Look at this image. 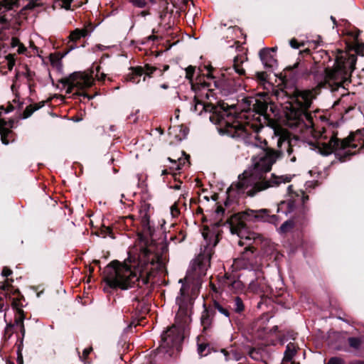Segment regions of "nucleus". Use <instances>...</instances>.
I'll return each mask as SVG.
<instances>
[{
  "mask_svg": "<svg viewBox=\"0 0 364 364\" xmlns=\"http://www.w3.org/2000/svg\"><path fill=\"white\" fill-rule=\"evenodd\" d=\"M223 126V127L220 129L222 134H226L241 141L247 146L261 149V152L257 156L252 157L253 168L249 172L244 171L243 178H240L239 176V181L230 186L228 189L230 194L235 191L237 196L245 194L253 197L258 192L291 181L292 178L291 176H277L274 173H272L269 179L257 181H254L253 179L261 178L262 173L269 171L272 165L281 158L285 157L287 160L295 162L296 158L294 154L296 151L294 145L296 139L292 140L286 136H280L277 141L279 150L267 149L262 146V141H259L256 134L249 132L248 126H243L238 121H234L232 123L224 122Z\"/></svg>",
  "mask_w": 364,
  "mask_h": 364,
  "instance_id": "nucleus-1",
  "label": "nucleus"
},
{
  "mask_svg": "<svg viewBox=\"0 0 364 364\" xmlns=\"http://www.w3.org/2000/svg\"><path fill=\"white\" fill-rule=\"evenodd\" d=\"M267 77L265 72L255 73V79L265 91L257 94L259 98L255 100L253 108L259 114L265 113L271 102L269 97V93L271 92L272 95L284 105L287 118L294 122L291 126L304 124L306 128H311L313 119L311 114L307 110L312 104V92L309 90L274 86L267 80Z\"/></svg>",
  "mask_w": 364,
  "mask_h": 364,
  "instance_id": "nucleus-2",
  "label": "nucleus"
},
{
  "mask_svg": "<svg viewBox=\"0 0 364 364\" xmlns=\"http://www.w3.org/2000/svg\"><path fill=\"white\" fill-rule=\"evenodd\" d=\"M130 257L124 263L112 261L107 267L105 282L112 288L119 287L122 290L132 288L139 281L141 274L150 275L163 267L161 257L148 249H144L139 255L137 267L128 264Z\"/></svg>",
  "mask_w": 364,
  "mask_h": 364,
  "instance_id": "nucleus-3",
  "label": "nucleus"
},
{
  "mask_svg": "<svg viewBox=\"0 0 364 364\" xmlns=\"http://www.w3.org/2000/svg\"><path fill=\"white\" fill-rule=\"evenodd\" d=\"M356 61L357 56L354 54L342 52L336 56L333 68L324 70L323 87L332 92H338L341 96L346 95L344 83L348 81Z\"/></svg>",
  "mask_w": 364,
  "mask_h": 364,
  "instance_id": "nucleus-4",
  "label": "nucleus"
},
{
  "mask_svg": "<svg viewBox=\"0 0 364 364\" xmlns=\"http://www.w3.org/2000/svg\"><path fill=\"white\" fill-rule=\"evenodd\" d=\"M207 267L205 264L193 260L187 270L186 277L180 279L178 283L181 284L179 295L176 298V304L179 309L182 308L188 299L187 291L191 285L198 286L201 277L205 275Z\"/></svg>",
  "mask_w": 364,
  "mask_h": 364,
  "instance_id": "nucleus-5",
  "label": "nucleus"
},
{
  "mask_svg": "<svg viewBox=\"0 0 364 364\" xmlns=\"http://www.w3.org/2000/svg\"><path fill=\"white\" fill-rule=\"evenodd\" d=\"M206 77L211 82H203L198 85V89L200 91V95L205 97L206 99H209L210 97H213L212 90L210 88L211 83H213L217 89H218L221 94L225 96L230 95L240 90L241 85L235 82L232 78L226 77L224 75L219 78L216 79L215 76L208 70V73L206 74Z\"/></svg>",
  "mask_w": 364,
  "mask_h": 364,
  "instance_id": "nucleus-6",
  "label": "nucleus"
},
{
  "mask_svg": "<svg viewBox=\"0 0 364 364\" xmlns=\"http://www.w3.org/2000/svg\"><path fill=\"white\" fill-rule=\"evenodd\" d=\"M351 137L339 140L336 136H332L328 143L318 144L317 145L313 144L312 149L325 156L335 152L336 158L343 162L345 161L344 158L352 154L348 149L356 147L355 145L351 143Z\"/></svg>",
  "mask_w": 364,
  "mask_h": 364,
  "instance_id": "nucleus-7",
  "label": "nucleus"
},
{
  "mask_svg": "<svg viewBox=\"0 0 364 364\" xmlns=\"http://www.w3.org/2000/svg\"><path fill=\"white\" fill-rule=\"evenodd\" d=\"M183 339V336L179 329L173 326L161 334V346L166 349L174 347L178 349Z\"/></svg>",
  "mask_w": 364,
  "mask_h": 364,
  "instance_id": "nucleus-8",
  "label": "nucleus"
},
{
  "mask_svg": "<svg viewBox=\"0 0 364 364\" xmlns=\"http://www.w3.org/2000/svg\"><path fill=\"white\" fill-rule=\"evenodd\" d=\"M242 217L252 223H272L277 219V215H270V211L268 209H259V210H246L243 213Z\"/></svg>",
  "mask_w": 364,
  "mask_h": 364,
  "instance_id": "nucleus-9",
  "label": "nucleus"
},
{
  "mask_svg": "<svg viewBox=\"0 0 364 364\" xmlns=\"http://www.w3.org/2000/svg\"><path fill=\"white\" fill-rule=\"evenodd\" d=\"M156 70L155 67L149 65H146L144 68L141 66L131 67L129 68V73L125 77V80L134 84H138L140 82L141 77L143 76V81H145L146 77H151V74Z\"/></svg>",
  "mask_w": 364,
  "mask_h": 364,
  "instance_id": "nucleus-10",
  "label": "nucleus"
},
{
  "mask_svg": "<svg viewBox=\"0 0 364 364\" xmlns=\"http://www.w3.org/2000/svg\"><path fill=\"white\" fill-rule=\"evenodd\" d=\"M66 82L75 86L78 89H84L92 85L93 79L88 74L75 72L66 78Z\"/></svg>",
  "mask_w": 364,
  "mask_h": 364,
  "instance_id": "nucleus-11",
  "label": "nucleus"
},
{
  "mask_svg": "<svg viewBox=\"0 0 364 364\" xmlns=\"http://www.w3.org/2000/svg\"><path fill=\"white\" fill-rule=\"evenodd\" d=\"M228 223L230 231L232 235H237L240 238L247 237L246 225L238 214L232 215Z\"/></svg>",
  "mask_w": 364,
  "mask_h": 364,
  "instance_id": "nucleus-12",
  "label": "nucleus"
},
{
  "mask_svg": "<svg viewBox=\"0 0 364 364\" xmlns=\"http://www.w3.org/2000/svg\"><path fill=\"white\" fill-rule=\"evenodd\" d=\"M287 71H289V77L293 80L314 74L311 68H309L305 63L296 62L292 66L289 65L286 68Z\"/></svg>",
  "mask_w": 364,
  "mask_h": 364,
  "instance_id": "nucleus-13",
  "label": "nucleus"
},
{
  "mask_svg": "<svg viewBox=\"0 0 364 364\" xmlns=\"http://www.w3.org/2000/svg\"><path fill=\"white\" fill-rule=\"evenodd\" d=\"M88 34L87 30L76 28L72 31L69 36V42L68 45V51L69 52L80 47H84L83 43H80L81 39L85 38Z\"/></svg>",
  "mask_w": 364,
  "mask_h": 364,
  "instance_id": "nucleus-14",
  "label": "nucleus"
},
{
  "mask_svg": "<svg viewBox=\"0 0 364 364\" xmlns=\"http://www.w3.org/2000/svg\"><path fill=\"white\" fill-rule=\"evenodd\" d=\"M75 0H55L53 7L58 6L60 9H64L65 10H69L70 9L71 3ZM43 6V3L42 0H29L28 4L25 5L21 11L26 10H33L37 7H41Z\"/></svg>",
  "mask_w": 364,
  "mask_h": 364,
  "instance_id": "nucleus-15",
  "label": "nucleus"
},
{
  "mask_svg": "<svg viewBox=\"0 0 364 364\" xmlns=\"http://www.w3.org/2000/svg\"><path fill=\"white\" fill-rule=\"evenodd\" d=\"M254 257V253L250 248H245V250L242 253L241 256L234 260V264L237 268L252 269V259Z\"/></svg>",
  "mask_w": 364,
  "mask_h": 364,
  "instance_id": "nucleus-16",
  "label": "nucleus"
},
{
  "mask_svg": "<svg viewBox=\"0 0 364 364\" xmlns=\"http://www.w3.org/2000/svg\"><path fill=\"white\" fill-rule=\"evenodd\" d=\"M259 55L265 69L272 70L277 67V61L274 56L270 53L269 48H265L260 50Z\"/></svg>",
  "mask_w": 364,
  "mask_h": 364,
  "instance_id": "nucleus-17",
  "label": "nucleus"
},
{
  "mask_svg": "<svg viewBox=\"0 0 364 364\" xmlns=\"http://www.w3.org/2000/svg\"><path fill=\"white\" fill-rule=\"evenodd\" d=\"M203 307L204 310L201 314L200 323L203 331L205 332L212 328L215 311L210 307H206L205 304H203Z\"/></svg>",
  "mask_w": 364,
  "mask_h": 364,
  "instance_id": "nucleus-18",
  "label": "nucleus"
},
{
  "mask_svg": "<svg viewBox=\"0 0 364 364\" xmlns=\"http://www.w3.org/2000/svg\"><path fill=\"white\" fill-rule=\"evenodd\" d=\"M191 111L196 115H201L203 112H212L213 107L210 104H205L199 101L196 97H194L191 103Z\"/></svg>",
  "mask_w": 364,
  "mask_h": 364,
  "instance_id": "nucleus-19",
  "label": "nucleus"
},
{
  "mask_svg": "<svg viewBox=\"0 0 364 364\" xmlns=\"http://www.w3.org/2000/svg\"><path fill=\"white\" fill-rule=\"evenodd\" d=\"M14 122H6L3 119H0V135L1 140L3 144L8 145L9 141L6 139V136L11 132V129L13 127Z\"/></svg>",
  "mask_w": 364,
  "mask_h": 364,
  "instance_id": "nucleus-20",
  "label": "nucleus"
},
{
  "mask_svg": "<svg viewBox=\"0 0 364 364\" xmlns=\"http://www.w3.org/2000/svg\"><path fill=\"white\" fill-rule=\"evenodd\" d=\"M296 350L294 343H289L286 346V350L284 353L283 361L290 362L294 357Z\"/></svg>",
  "mask_w": 364,
  "mask_h": 364,
  "instance_id": "nucleus-21",
  "label": "nucleus"
},
{
  "mask_svg": "<svg viewBox=\"0 0 364 364\" xmlns=\"http://www.w3.org/2000/svg\"><path fill=\"white\" fill-rule=\"evenodd\" d=\"M18 0H0V12H6L18 6Z\"/></svg>",
  "mask_w": 364,
  "mask_h": 364,
  "instance_id": "nucleus-22",
  "label": "nucleus"
},
{
  "mask_svg": "<svg viewBox=\"0 0 364 364\" xmlns=\"http://www.w3.org/2000/svg\"><path fill=\"white\" fill-rule=\"evenodd\" d=\"M43 106H44V102H41L39 104H36L33 105H31L30 106L26 107V109L24 110V112L23 113V116H22L21 119H26L28 118L29 117H31L32 115V114L34 112L38 110Z\"/></svg>",
  "mask_w": 364,
  "mask_h": 364,
  "instance_id": "nucleus-23",
  "label": "nucleus"
},
{
  "mask_svg": "<svg viewBox=\"0 0 364 364\" xmlns=\"http://www.w3.org/2000/svg\"><path fill=\"white\" fill-rule=\"evenodd\" d=\"M214 311L217 310L220 314L225 316L226 318H230V312L225 307L223 306L218 301L214 300L213 302V306L210 307Z\"/></svg>",
  "mask_w": 364,
  "mask_h": 364,
  "instance_id": "nucleus-24",
  "label": "nucleus"
},
{
  "mask_svg": "<svg viewBox=\"0 0 364 364\" xmlns=\"http://www.w3.org/2000/svg\"><path fill=\"white\" fill-rule=\"evenodd\" d=\"M233 309L235 313L240 314L245 309V306L240 296H235L233 300Z\"/></svg>",
  "mask_w": 364,
  "mask_h": 364,
  "instance_id": "nucleus-25",
  "label": "nucleus"
},
{
  "mask_svg": "<svg viewBox=\"0 0 364 364\" xmlns=\"http://www.w3.org/2000/svg\"><path fill=\"white\" fill-rule=\"evenodd\" d=\"M243 63L242 60H239L238 58H235L232 69L234 71L237 73L239 75H242L245 73V70L242 66L240 65L241 63Z\"/></svg>",
  "mask_w": 364,
  "mask_h": 364,
  "instance_id": "nucleus-26",
  "label": "nucleus"
},
{
  "mask_svg": "<svg viewBox=\"0 0 364 364\" xmlns=\"http://www.w3.org/2000/svg\"><path fill=\"white\" fill-rule=\"evenodd\" d=\"M168 161H169L172 164H176L175 170H180L182 168V166H183L185 164L188 162V159L187 156H186L185 158L179 157L176 160L168 157Z\"/></svg>",
  "mask_w": 364,
  "mask_h": 364,
  "instance_id": "nucleus-27",
  "label": "nucleus"
},
{
  "mask_svg": "<svg viewBox=\"0 0 364 364\" xmlns=\"http://www.w3.org/2000/svg\"><path fill=\"white\" fill-rule=\"evenodd\" d=\"M294 227V222L292 220H288L284 221L282 225L278 229V232L280 234L286 233L292 229Z\"/></svg>",
  "mask_w": 364,
  "mask_h": 364,
  "instance_id": "nucleus-28",
  "label": "nucleus"
},
{
  "mask_svg": "<svg viewBox=\"0 0 364 364\" xmlns=\"http://www.w3.org/2000/svg\"><path fill=\"white\" fill-rule=\"evenodd\" d=\"M348 342L349 346L355 350H358L362 343L361 339L358 337H349L348 338Z\"/></svg>",
  "mask_w": 364,
  "mask_h": 364,
  "instance_id": "nucleus-29",
  "label": "nucleus"
},
{
  "mask_svg": "<svg viewBox=\"0 0 364 364\" xmlns=\"http://www.w3.org/2000/svg\"><path fill=\"white\" fill-rule=\"evenodd\" d=\"M208 346L205 343H200L198 345V353L200 357L208 355V353H205Z\"/></svg>",
  "mask_w": 364,
  "mask_h": 364,
  "instance_id": "nucleus-30",
  "label": "nucleus"
},
{
  "mask_svg": "<svg viewBox=\"0 0 364 364\" xmlns=\"http://www.w3.org/2000/svg\"><path fill=\"white\" fill-rule=\"evenodd\" d=\"M231 287L233 289L241 290L244 287L243 283L240 280H235L231 283Z\"/></svg>",
  "mask_w": 364,
  "mask_h": 364,
  "instance_id": "nucleus-31",
  "label": "nucleus"
},
{
  "mask_svg": "<svg viewBox=\"0 0 364 364\" xmlns=\"http://www.w3.org/2000/svg\"><path fill=\"white\" fill-rule=\"evenodd\" d=\"M327 364H345V362L339 357H332L328 360Z\"/></svg>",
  "mask_w": 364,
  "mask_h": 364,
  "instance_id": "nucleus-32",
  "label": "nucleus"
},
{
  "mask_svg": "<svg viewBox=\"0 0 364 364\" xmlns=\"http://www.w3.org/2000/svg\"><path fill=\"white\" fill-rule=\"evenodd\" d=\"M18 311L20 314L18 317L15 319V323L14 324H15V326H21V324H23L24 316L23 314V311L19 310Z\"/></svg>",
  "mask_w": 364,
  "mask_h": 364,
  "instance_id": "nucleus-33",
  "label": "nucleus"
},
{
  "mask_svg": "<svg viewBox=\"0 0 364 364\" xmlns=\"http://www.w3.org/2000/svg\"><path fill=\"white\" fill-rule=\"evenodd\" d=\"M170 212H171V215L173 218H176L179 215L180 211H179L178 208H177L176 204H173L170 207Z\"/></svg>",
  "mask_w": 364,
  "mask_h": 364,
  "instance_id": "nucleus-34",
  "label": "nucleus"
},
{
  "mask_svg": "<svg viewBox=\"0 0 364 364\" xmlns=\"http://www.w3.org/2000/svg\"><path fill=\"white\" fill-rule=\"evenodd\" d=\"M186 77L188 79H191L194 74L195 68L192 65H190L186 69Z\"/></svg>",
  "mask_w": 364,
  "mask_h": 364,
  "instance_id": "nucleus-35",
  "label": "nucleus"
},
{
  "mask_svg": "<svg viewBox=\"0 0 364 364\" xmlns=\"http://www.w3.org/2000/svg\"><path fill=\"white\" fill-rule=\"evenodd\" d=\"M132 4L134 6L137 8H144L146 5V2L144 0H133Z\"/></svg>",
  "mask_w": 364,
  "mask_h": 364,
  "instance_id": "nucleus-36",
  "label": "nucleus"
},
{
  "mask_svg": "<svg viewBox=\"0 0 364 364\" xmlns=\"http://www.w3.org/2000/svg\"><path fill=\"white\" fill-rule=\"evenodd\" d=\"M231 357L232 360H234L235 361H238L241 359L242 356L241 354L236 350H231Z\"/></svg>",
  "mask_w": 364,
  "mask_h": 364,
  "instance_id": "nucleus-37",
  "label": "nucleus"
},
{
  "mask_svg": "<svg viewBox=\"0 0 364 364\" xmlns=\"http://www.w3.org/2000/svg\"><path fill=\"white\" fill-rule=\"evenodd\" d=\"M289 45L294 49H298L300 47L299 43L297 42L296 39H291L289 41Z\"/></svg>",
  "mask_w": 364,
  "mask_h": 364,
  "instance_id": "nucleus-38",
  "label": "nucleus"
},
{
  "mask_svg": "<svg viewBox=\"0 0 364 364\" xmlns=\"http://www.w3.org/2000/svg\"><path fill=\"white\" fill-rule=\"evenodd\" d=\"M211 238H213V244L211 242H207V247L212 246V247H215L218 243L217 237L215 235L212 234L210 236Z\"/></svg>",
  "mask_w": 364,
  "mask_h": 364,
  "instance_id": "nucleus-39",
  "label": "nucleus"
},
{
  "mask_svg": "<svg viewBox=\"0 0 364 364\" xmlns=\"http://www.w3.org/2000/svg\"><path fill=\"white\" fill-rule=\"evenodd\" d=\"M11 274H12V271L7 267H4L1 272V275L4 277H7L10 276Z\"/></svg>",
  "mask_w": 364,
  "mask_h": 364,
  "instance_id": "nucleus-40",
  "label": "nucleus"
},
{
  "mask_svg": "<svg viewBox=\"0 0 364 364\" xmlns=\"http://www.w3.org/2000/svg\"><path fill=\"white\" fill-rule=\"evenodd\" d=\"M222 352L223 353V355L225 356V360L226 361H229V360H232L230 351H226L225 350H223Z\"/></svg>",
  "mask_w": 364,
  "mask_h": 364,
  "instance_id": "nucleus-41",
  "label": "nucleus"
},
{
  "mask_svg": "<svg viewBox=\"0 0 364 364\" xmlns=\"http://www.w3.org/2000/svg\"><path fill=\"white\" fill-rule=\"evenodd\" d=\"M63 83L65 85H67V90H66V92L67 93H71L72 92V90L74 87H76L75 86H73L70 83H67L66 82V78L63 81Z\"/></svg>",
  "mask_w": 364,
  "mask_h": 364,
  "instance_id": "nucleus-42",
  "label": "nucleus"
},
{
  "mask_svg": "<svg viewBox=\"0 0 364 364\" xmlns=\"http://www.w3.org/2000/svg\"><path fill=\"white\" fill-rule=\"evenodd\" d=\"M96 77L98 80H105L106 75L103 73H100V70H97Z\"/></svg>",
  "mask_w": 364,
  "mask_h": 364,
  "instance_id": "nucleus-43",
  "label": "nucleus"
},
{
  "mask_svg": "<svg viewBox=\"0 0 364 364\" xmlns=\"http://www.w3.org/2000/svg\"><path fill=\"white\" fill-rule=\"evenodd\" d=\"M15 65V62L13 58H8V67L11 70Z\"/></svg>",
  "mask_w": 364,
  "mask_h": 364,
  "instance_id": "nucleus-44",
  "label": "nucleus"
},
{
  "mask_svg": "<svg viewBox=\"0 0 364 364\" xmlns=\"http://www.w3.org/2000/svg\"><path fill=\"white\" fill-rule=\"evenodd\" d=\"M225 213V209L223 208V207H218L216 210H215V213L219 215H223V213Z\"/></svg>",
  "mask_w": 364,
  "mask_h": 364,
  "instance_id": "nucleus-45",
  "label": "nucleus"
},
{
  "mask_svg": "<svg viewBox=\"0 0 364 364\" xmlns=\"http://www.w3.org/2000/svg\"><path fill=\"white\" fill-rule=\"evenodd\" d=\"M92 348H85L84 349L83 352H82V354H83V356L84 357H87L90 353V352L92 351Z\"/></svg>",
  "mask_w": 364,
  "mask_h": 364,
  "instance_id": "nucleus-46",
  "label": "nucleus"
},
{
  "mask_svg": "<svg viewBox=\"0 0 364 364\" xmlns=\"http://www.w3.org/2000/svg\"><path fill=\"white\" fill-rule=\"evenodd\" d=\"M15 326V324L9 323H7L5 328V332H7L9 329L13 328Z\"/></svg>",
  "mask_w": 364,
  "mask_h": 364,
  "instance_id": "nucleus-47",
  "label": "nucleus"
},
{
  "mask_svg": "<svg viewBox=\"0 0 364 364\" xmlns=\"http://www.w3.org/2000/svg\"><path fill=\"white\" fill-rule=\"evenodd\" d=\"M348 364H364L363 360H356L352 362H350Z\"/></svg>",
  "mask_w": 364,
  "mask_h": 364,
  "instance_id": "nucleus-48",
  "label": "nucleus"
},
{
  "mask_svg": "<svg viewBox=\"0 0 364 364\" xmlns=\"http://www.w3.org/2000/svg\"><path fill=\"white\" fill-rule=\"evenodd\" d=\"M288 207H289V212H291L294 210V204L293 202H289L288 203Z\"/></svg>",
  "mask_w": 364,
  "mask_h": 364,
  "instance_id": "nucleus-49",
  "label": "nucleus"
},
{
  "mask_svg": "<svg viewBox=\"0 0 364 364\" xmlns=\"http://www.w3.org/2000/svg\"><path fill=\"white\" fill-rule=\"evenodd\" d=\"M78 95L80 96H82L83 97H87L88 99H92V97H90L87 93L85 92H82V93H77Z\"/></svg>",
  "mask_w": 364,
  "mask_h": 364,
  "instance_id": "nucleus-50",
  "label": "nucleus"
},
{
  "mask_svg": "<svg viewBox=\"0 0 364 364\" xmlns=\"http://www.w3.org/2000/svg\"><path fill=\"white\" fill-rule=\"evenodd\" d=\"M181 182H178V183L174 185L173 186H171V188H173L175 190H178L181 188Z\"/></svg>",
  "mask_w": 364,
  "mask_h": 364,
  "instance_id": "nucleus-51",
  "label": "nucleus"
},
{
  "mask_svg": "<svg viewBox=\"0 0 364 364\" xmlns=\"http://www.w3.org/2000/svg\"><path fill=\"white\" fill-rule=\"evenodd\" d=\"M20 328H21V333L22 336L23 337L25 335L24 324H21V326H20Z\"/></svg>",
  "mask_w": 364,
  "mask_h": 364,
  "instance_id": "nucleus-52",
  "label": "nucleus"
},
{
  "mask_svg": "<svg viewBox=\"0 0 364 364\" xmlns=\"http://www.w3.org/2000/svg\"><path fill=\"white\" fill-rule=\"evenodd\" d=\"M309 200V196H304L302 197V202L303 203H304L306 201H307Z\"/></svg>",
  "mask_w": 364,
  "mask_h": 364,
  "instance_id": "nucleus-53",
  "label": "nucleus"
},
{
  "mask_svg": "<svg viewBox=\"0 0 364 364\" xmlns=\"http://www.w3.org/2000/svg\"><path fill=\"white\" fill-rule=\"evenodd\" d=\"M156 39V36H150L148 37V40L149 41H154Z\"/></svg>",
  "mask_w": 364,
  "mask_h": 364,
  "instance_id": "nucleus-54",
  "label": "nucleus"
},
{
  "mask_svg": "<svg viewBox=\"0 0 364 364\" xmlns=\"http://www.w3.org/2000/svg\"><path fill=\"white\" fill-rule=\"evenodd\" d=\"M183 136H184V138H186L187 134H188V129H184L183 131Z\"/></svg>",
  "mask_w": 364,
  "mask_h": 364,
  "instance_id": "nucleus-55",
  "label": "nucleus"
},
{
  "mask_svg": "<svg viewBox=\"0 0 364 364\" xmlns=\"http://www.w3.org/2000/svg\"><path fill=\"white\" fill-rule=\"evenodd\" d=\"M269 50H270V53H272V52H275L277 50V48L275 46L272 48H269Z\"/></svg>",
  "mask_w": 364,
  "mask_h": 364,
  "instance_id": "nucleus-56",
  "label": "nucleus"
},
{
  "mask_svg": "<svg viewBox=\"0 0 364 364\" xmlns=\"http://www.w3.org/2000/svg\"><path fill=\"white\" fill-rule=\"evenodd\" d=\"M167 173H168L167 170L164 169V170L162 171L161 175L163 176V175H166Z\"/></svg>",
  "mask_w": 364,
  "mask_h": 364,
  "instance_id": "nucleus-57",
  "label": "nucleus"
},
{
  "mask_svg": "<svg viewBox=\"0 0 364 364\" xmlns=\"http://www.w3.org/2000/svg\"><path fill=\"white\" fill-rule=\"evenodd\" d=\"M331 19L332 20V21L333 22L334 24L336 23V18L333 17V16H331Z\"/></svg>",
  "mask_w": 364,
  "mask_h": 364,
  "instance_id": "nucleus-58",
  "label": "nucleus"
},
{
  "mask_svg": "<svg viewBox=\"0 0 364 364\" xmlns=\"http://www.w3.org/2000/svg\"><path fill=\"white\" fill-rule=\"evenodd\" d=\"M161 87L163 88V89H166L168 87V85H165V84H163L161 85Z\"/></svg>",
  "mask_w": 364,
  "mask_h": 364,
  "instance_id": "nucleus-59",
  "label": "nucleus"
},
{
  "mask_svg": "<svg viewBox=\"0 0 364 364\" xmlns=\"http://www.w3.org/2000/svg\"><path fill=\"white\" fill-rule=\"evenodd\" d=\"M203 235L204 239L207 241L208 236V234L203 233Z\"/></svg>",
  "mask_w": 364,
  "mask_h": 364,
  "instance_id": "nucleus-60",
  "label": "nucleus"
},
{
  "mask_svg": "<svg viewBox=\"0 0 364 364\" xmlns=\"http://www.w3.org/2000/svg\"><path fill=\"white\" fill-rule=\"evenodd\" d=\"M30 73H31L30 70H27V72H26V74L27 77H30Z\"/></svg>",
  "mask_w": 364,
  "mask_h": 364,
  "instance_id": "nucleus-61",
  "label": "nucleus"
},
{
  "mask_svg": "<svg viewBox=\"0 0 364 364\" xmlns=\"http://www.w3.org/2000/svg\"><path fill=\"white\" fill-rule=\"evenodd\" d=\"M175 168H176V164H173V166H171L170 167L171 169H173V170H175Z\"/></svg>",
  "mask_w": 364,
  "mask_h": 364,
  "instance_id": "nucleus-62",
  "label": "nucleus"
},
{
  "mask_svg": "<svg viewBox=\"0 0 364 364\" xmlns=\"http://www.w3.org/2000/svg\"><path fill=\"white\" fill-rule=\"evenodd\" d=\"M25 50V48H19V49H18V52L21 53H23V50Z\"/></svg>",
  "mask_w": 364,
  "mask_h": 364,
  "instance_id": "nucleus-63",
  "label": "nucleus"
},
{
  "mask_svg": "<svg viewBox=\"0 0 364 364\" xmlns=\"http://www.w3.org/2000/svg\"><path fill=\"white\" fill-rule=\"evenodd\" d=\"M291 187H292L291 185L289 186L288 188H287L288 191H290L291 189Z\"/></svg>",
  "mask_w": 364,
  "mask_h": 364,
  "instance_id": "nucleus-64",
  "label": "nucleus"
}]
</instances>
